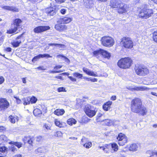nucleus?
I'll use <instances>...</instances> for the list:
<instances>
[{
  "label": "nucleus",
  "instance_id": "nucleus-62",
  "mask_svg": "<svg viewBox=\"0 0 157 157\" xmlns=\"http://www.w3.org/2000/svg\"><path fill=\"white\" fill-rule=\"evenodd\" d=\"M57 44V46H59L61 48H66V46L64 44Z\"/></svg>",
  "mask_w": 157,
  "mask_h": 157
},
{
  "label": "nucleus",
  "instance_id": "nucleus-56",
  "mask_svg": "<svg viewBox=\"0 0 157 157\" xmlns=\"http://www.w3.org/2000/svg\"><path fill=\"white\" fill-rule=\"evenodd\" d=\"M44 127L47 130H50L51 128V126L49 124L45 123L44 125Z\"/></svg>",
  "mask_w": 157,
  "mask_h": 157
},
{
  "label": "nucleus",
  "instance_id": "nucleus-44",
  "mask_svg": "<svg viewBox=\"0 0 157 157\" xmlns=\"http://www.w3.org/2000/svg\"><path fill=\"white\" fill-rule=\"evenodd\" d=\"M36 144L42 142L44 140V137L40 136H36L35 138Z\"/></svg>",
  "mask_w": 157,
  "mask_h": 157
},
{
  "label": "nucleus",
  "instance_id": "nucleus-25",
  "mask_svg": "<svg viewBox=\"0 0 157 157\" xmlns=\"http://www.w3.org/2000/svg\"><path fill=\"white\" fill-rule=\"evenodd\" d=\"M101 55L105 58L109 59L111 56L110 54L107 51L101 48Z\"/></svg>",
  "mask_w": 157,
  "mask_h": 157
},
{
  "label": "nucleus",
  "instance_id": "nucleus-9",
  "mask_svg": "<svg viewBox=\"0 0 157 157\" xmlns=\"http://www.w3.org/2000/svg\"><path fill=\"white\" fill-rule=\"evenodd\" d=\"M86 114L89 117L91 118L94 116L97 111V109L90 105H87L84 108Z\"/></svg>",
  "mask_w": 157,
  "mask_h": 157
},
{
  "label": "nucleus",
  "instance_id": "nucleus-55",
  "mask_svg": "<svg viewBox=\"0 0 157 157\" xmlns=\"http://www.w3.org/2000/svg\"><path fill=\"white\" fill-rule=\"evenodd\" d=\"M39 71H44L46 69L43 66H40L36 67V68Z\"/></svg>",
  "mask_w": 157,
  "mask_h": 157
},
{
  "label": "nucleus",
  "instance_id": "nucleus-24",
  "mask_svg": "<svg viewBox=\"0 0 157 157\" xmlns=\"http://www.w3.org/2000/svg\"><path fill=\"white\" fill-rule=\"evenodd\" d=\"M112 102L110 101H108L105 103L102 106V108L105 111L109 110L111 107Z\"/></svg>",
  "mask_w": 157,
  "mask_h": 157
},
{
  "label": "nucleus",
  "instance_id": "nucleus-42",
  "mask_svg": "<svg viewBox=\"0 0 157 157\" xmlns=\"http://www.w3.org/2000/svg\"><path fill=\"white\" fill-rule=\"evenodd\" d=\"M8 140V138L5 135H1L0 136V141L2 142H7Z\"/></svg>",
  "mask_w": 157,
  "mask_h": 157
},
{
  "label": "nucleus",
  "instance_id": "nucleus-27",
  "mask_svg": "<svg viewBox=\"0 0 157 157\" xmlns=\"http://www.w3.org/2000/svg\"><path fill=\"white\" fill-rule=\"evenodd\" d=\"M65 112L64 109H57L54 111V113L57 116H59L63 115Z\"/></svg>",
  "mask_w": 157,
  "mask_h": 157
},
{
  "label": "nucleus",
  "instance_id": "nucleus-30",
  "mask_svg": "<svg viewBox=\"0 0 157 157\" xmlns=\"http://www.w3.org/2000/svg\"><path fill=\"white\" fill-rule=\"evenodd\" d=\"M138 146L135 143H133L130 145L128 150L130 151H135L137 150Z\"/></svg>",
  "mask_w": 157,
  "mask_h": 157
},
{
  "label": "nucleus",
  "instance_id": "nucleus-6",
  "mask_svg": "<svg viewBox=\"0 0 157 157\" xmlns=\"http://www.w3.org/2000/svg\"><path fill=\"white\" fill-rule=\"evenodd\" d=\"M120 44L123 48L127 50H130L133 48L134 44L132 38L128 36H124L121 39Z\"/></svg>",
  "mask_w": 157,
  "mask_h": 157
},
{
  "label": "nucleus",
  "instance_id": "nucleus-17",
  "mask_svg": "<svg viewBox=\"0 0 157 157\" xmlns=\"http://www.w3.org/2000/svg\"><path fill=\"white\" fill-rule=\"evenodd\" d=\"M57 12L56 8H53L52 6H49L45 9V13L48 16H53L55 15Z\"/></svg>",
  "mask_w": 157,
  "mask_h": 157
},
{
  "label": "nucleus",
  "instance_id": "nucleus-40",
  "mask_svg": "<svg viewBox=\"0 0 157 157\" xmlns=\"http://www.w3.org/2000/svg\"><path fill=\"white\" fill-rule=\"evenodd\" d=\"M8 151V149L7 147L5 146L0 147V154L7 153Z\"/></svg>",
  "mask_w": 157,
  "mask_h": 157
},
{
  "label": "nucleus",
  "instance_id": "nucleus-54",
  "mask_svg": "<svg viewBox=\"0 0 157 157\" xmlns=\"http://www.w3.org/2000/svg\"><path fill=\"white\" fill-rule=\"evenodd\" d=\"M6 128L3 126H0V132H3L6 131Z\"/></svg>",
  "mask_w": 157,
  "mask_h": 157
},
{
  "label": "nucleus",
  "instance_id": "nucleus-2",
  "mask_svg": "<svg viewBox=\"0 0 157 157\" xmlns=\"http://www.w3.org/2000/svg\"><path fill=\"white\" fill-rule=\"evenodd\" d=\"M109 6L112 9H115L119 14L127 13L129 8L127 5L120 0H110Z\"/></svg>",
  "mask_w": 157,
  "mask_h": 157
},
{
  "label": "nucleus",
  "instance_id": "nucleus-53",
  "mask_svg": "<svg viewBox=\"0 0 157 157\" xmlns=\"http://www.w3.org/2000/svg\"><path fill=\"white\" fill-rule=\"evenodd\" d=\"M9 148L10 150L13 152H14L16 150V148L14 147V146L13 145H11L9 147Z\"/></svg>",
  "mask_w": 157,
  "mask_h": 157
},
{
  "label": "nucleus",
  "instance_id": "nucleus-61",
  "mask_svg": "<svg viewBox=\"0 0 157 157\" xmlns=\"http://www.w3.org/2000/svg\"><path fill=\"white\" fill-rule=\"evenodd\" d=\"M56 3H61L64 2L66 0H55Z\"/></svg>",
  "mask_w": 157,
  "mask_h": 157
},
{
  "label": "nucleus",
  "instance_id": "nucleus-10",
  "mask_svg": "<svg viewBox=\"0 0 157 157\" xmlns=\"http://www.w3.org/2000/svg\"><path fill=\"white\" fill-rule=\"evenodd\" d=\"M116 139L117 141V143L120 146H123L128 141V138L124 133L120 132L117 136Z\"/></svg>",
  "mask_w": 157,
  "mask_h": 157
},
{
  "label": "nucleus",
  "instance_id": "nucleus-16",
  "mask_svg": "<svg viewBox=\"0 0 157 157\" xmlns=\"http://www.w3.org/2000/svg\"><path fill=\"white\" fill-rule=\"evenodd\" d=\"M41 109L39 108H36L33 111L34 115L36 117H40L41 115L42 112H46V108L44 105H40Z\"/></svg>",
  "mask_w": 157,
  "mask_h": 157
},
{
  "label": "nucleus",
  "instance_id": "nucleus-64",
  "mask_svg": "<svg viewBox=\"0 0 157 157\" xmlns=\"http://www.w3.org/2000/svg\"><path fill=\"white\" fill-rule=\"evenodd\" d=\"M123 151L121 152L119 155V157H125V154H123Z\"/></svg>",
  "mask_w": 157,
  "mask_h": 157
},
{
  "label": "nucleus",
  "instance_id": "nucleus-28",
  "mask_svg": "<svg viewBox=\"0 0 157 157\" xmlns=\"http://www.w3.org/2000/svg\"><path fill=\"white\" fill-rule=\"evenodd\" d=\"M9 144L10 145H13L16 146L19 149L22 147L23 144L21 142L17 141H11L9 142Z\"/></svg>",
  "mask_w": 157,
  "mask_h": 157
},
{
  "label": "nucleus",
  "instance_id": "nucleus-23",
  "mask_svg": "<svg viewBox=\"0 0 157 157\" xmlns=\"http://www.w3.org/2000/svg\"><path fill=\"white\" fill-rule=\"evenodd\" d=\"M98 148L100 149H101L105 153H108L110 151L111 149L110 144H105L101 146H99Z\"/></svg>",
  "mask_w": 157,
  "mask_h": 157
},
{
  "label": "nucleus",
  "instance_id": "nucleus-58",
  "mask_svg": "<svg viewBox=\"0 0 157 157\" xmlns=\"http://www.w3.org/2000/svg\"><path fill=\"white\" fill-rule=\"evenodd\" d=\"M5 80L4 77L3 76H0V85L3 84Z\"/></svg>",
  "mask_w": 157,
  "mask_h": 157
},
{
  "label": "nucleus",
  "instance_id": "nucleus-33",
  "mask_svg": "<svg viewBox=\"0 0 157 157\" xmlns=\"http://www.w3.org/2000/svg\"><path fill=\"white\" fill-rule=\"evenodd\" d=\"M83 4L86 8H90L92 4L91 0H83Z\"/></svg>",
  "mask_w": 157,
  "mask_h": 157
},
{
  "label": "nucleus",
  "instance_id": "nucleus-4",
  "mask_svg": "<svg viewBox=\"0 0 157 157\" xmlns=\"http://www.w3.org/2000/svg\"><path fill=\"white\" fill-rule=\"evenodd\" d=\"M22 20L19 18H16L13 19L11 24V27L7 29L6 33L7 34H16L18 33L17 32L19 29H22L23 26Z\"/></svg>",
  "mask_w": 157,
  "mask_h": 157
},
{
  "label": "nucleus",
  "instance_id": "nucleus-1",
  "mask_svg": "<svg viewBox=\"0 0 157 157\" xmlns=\"http://www.w3.org/2000/svg\"><path fill=\"white\" fill-rule=\"evenodd\" d=\"M130 109L132 112L142 116L146 115L148 113L147 108L144 106L141 99L139 98L136 97L132 100Z\"/></svg>",
  "mask_w": 157,
  "mask_h": 157
},
{
  "label": "nucleus",
  "instance_id": "nucleus-5",
  "mask_svg": "<svg viewBox=\"0 0 157 157\" xmlns=\"http://www.w3.org/2000/svg\"><path fill=\"white\" fill-rule=\"evenodd\" d=\"M133 63L132 58L127 57L120 59L117 63V65L120 68L126 69L130 68Z\"/></svg>",
  "mask_w": 157,
  "mask_h": 157
},
{
  "label": "nucleus",
  "instance_id": "nucleus-12",
  "mask_svg": "<svg viewBox=\"0 0 157 157\" xmlns=\"http://www.w3.org/2000/svg\"><path fill=\"white\" fill-rule=\"evenodd\" d=\"M9 106V103L6 98H0V111H4Z\"/></svg>",
  "mask_w": 157,
  "mask_h": 157
},
{
  "label": "nucleus",
  "instance_id": "nucleus-60",
  "mask_svg": "<svg viewBox=\"0 0 157 157\" xmlns=\"http://www.w3.org/2000/svg\"><path fill=\"white\" fill-rule=\"evenodd\" d=\"M5 36H2L0 37V45H1L4 41Z\"/></svg>",
  "mask_w": 157,
  "mask_h": 157
},
{
  "label": "nucleus",
  "instance_id": "nucleus-13",
  "mask_svg": "<svg viewBox=\"0 0 157 157\" xmlns=\"http://www.w3.org/2000/svg\"><path fill=\"white\" fill-rule=\"evenodd\" d=\"M34 140L35 138L33 136L30 135L25 136L22 139V141L24 144L28 143L30 147H32Z\"/></svg>",
  "mask_w": 157,
  "mask_h": 157
},
{
  "label": "nucleus",
  "instance_id": "nucleus-51",
  "mask_svg": "<svg viewBox=\"0 0 157 157\" xmlns=\"http://www.w3.org/2000/svg\"><path fill=\"white\" fill-rule=\"evenodd\" d=\"M57 91L58 92H66L65 88L64 87H59L57 89Z\"/></svg>",
  "mask_w": 157,
  "mask_h": 157
},
{
  "label": "nucleus",
  "instance_id": "nucleus-39",
  "mask_svg": "<svg viewBox=\"0 0 157 157\" xmlns=\"http://www.w3.org/2000/svg\"><path fill=\"white\" fill-rule=\"evenodd\" d=\"M29 99L30 104H35L37 101V98L34 96H32L31 97H29Z\"/></svg>",
  "mask_w": 157,
  "mask_h": 157
},
{
  "label": "nucleus",
  "instance_id": "nucleus-11",
  "mask_svg": "<svg viewBox=\"0 0 157 157\" xmlns=\"http://www.w3.org/2000/svg\"><path fill=\"white\" fill-rule=\"evenodd\" d=\"M25 33L24 32L18 35L15 39V40H13L11 43V44L13 48H17L19 47L22 43V40H24L23 35Z\"/></svg>",
  "mask_w": 157,
  "mask_h": 157
},
{
  "label": "nucleus",
  "instance_id": "nucleus-50",
  "mask_svg": "<svg viewBox=\"0 0 157 157\" xmlns=\"http://www.w3.org/2000/svg\"><path fill=\"white\" fill-rule=\"evenodd\" d=\"M44 147H39L37 149V151L39 153H42L44 151Z\"/></svg>",
  "mask_w": 157,
  "mask_h": 157
},
{
  "label": "nucleus",
  "instance_id": "nucleus-38",
  "mask_svg": "<svg viewBox=\"0 0 157 157\" xmlns=\"http://www.w3.org/2000/svg\"><path fill=\"white\" fill-rule=\"evenodd\" d=\"M146 153L150 155L149 157H152L155 155L157 156V151H154V150H149L147 151Z\"/></svg>",
  "mask_w": 157,
  "mask_h": 157
},
{
  "label": "nucleus",
  "instance_id": "nucleus-41",
  "mask_svg": "<svg viewBox=\"0 0 157 157\" xmlns=\"http://www.w3.org/2000/svg\"><path fill=\"white\" fill-rule=\"evenodd\" d=\"M111 146V148H112L114 151H117L118 150V146L115 143L110 144Z\"/></svg>",
  "mask_w": 157,
  "mask_h": 157
},
{
  "label": "nucleus",
  "instance_id": "nucleus-57",
  "mask_svg": "<svg viewBox=\"0 0 157 157\" xmlns=\"http://www.w3.org/2000/svg\"><path fill=\"white\" fill-rule=\"evenodd\" d=\"M14 98L16 99V102L17 104L21 103L22 101L21 99H20L19 98L17 97H15Z\"/></svg>",
  "mask_w": 157,
  "mask_h": 157
},
{
  "label": "nucleus",
  "instance_id": "nucleus-18",
  "mask_svg": "<svg viewBox=\"0 0 157 157\" xmlns=\"http://www.w3.org/2000/svg\"><path fill=\"white\" fill-rule=\"evenodd\" d=\"M80 143L84 147L87 149L90 148L92 145V143L87 141V139L85 137H83L82 138Z\"/></svg>",
  "mask_w": 157,
  "mask_h": 157
},
{
  "label": "nucleus",
  "instance_id": "nucleus-43",
  "mask_svg": "<svg viewBox=\"0 0 157 157\" xmlns=\"http://www.w3.org/2000/svg\"><path fill=\"white\" fill-rule=\"evenodd\" d=\"M90 119L87 117L83 116L81 120V122L82 123L86 124L90 121Z\"/></svg>",
  "mask_w": 157,
  "mask_h": 157
},
{
  "label": "nucleus",
  "instance_id": "nucleus-3",
  "mask_svg": "<svg viewBox=\"0 0 157 157\" xmlns=\"http://www.w3.org/2000/svg\"><path fill=\"white\" fill-rule=\"evenodd\" d=\"M147 4H144L138 10V17L142 19H147L153 16L154 11L153 9L149 8Z\"/></svg>",
  "mask_w": 157,
  "mask_h": 157
},
{
  "label": "nucleus",
  "instance_id": "nucleus-15",
  "mask_svg": "<svg viewBox=\"0 0 157 157\" xmlns=\"http://www.w3.org/2000/svg\"><path fill=\"white\" fill-rule=\"evenodd\" d=\"M55 29L56 30L59 32H66L68 29V26L63 24L61 21L60 23H57L55 25Z\"/></svg>",
  "mask_w": 157,
  "mask_h": 157
},
{
  "label": "nucleus",
  "instance_id": "nucleus-45",
  "mask_svg": "<svg viewBox=\"0 0 157 157\" xmlns=\"http://www.w3.org/2000/svg\"><path fill=\"white\" fill-rule=\"evenodd\" d=\"M72 74L74 77H76L78 79H82V78L83 75L82 74L78 72H74Z\"/></svg>",
  "mask_w": 157,
  "mask_h": 157
},
{
  "label": "nucleus",
  "instance_id": "nucleus-20",
  "mask_svg": "<svg viewBox=\"0 0 157 157\" xmlns=\"http://www.w3.org/2000/svg\"><path fill=\"white\" fill-rule=\"evenodd\" d=\"M44 57L46 58H52V56L47 54H40L34 56L32 59V62H35L39 59L40 58H44Z\"/></svg>",
  "mask_w": 157,
  "mask_h": 157
},
{
  "label": "nucleus",
  "instance_id": "nucleus-63",
  "mask_svg": "<svg viewBox=\"0 0 157 157\" xmlns=\"http://www.w3.org/2000/svg\"><path fill=\"white\" fill-rule=\"evenodd\" d=\"M66 10L65 9H62L60 10V12L62 14H64L66 12Z\"/></svg>",
  "mask_w": 157,
  "mask_h": 157
},
{
  "label": "nucleus",
  "instance_id": "nucleus-34",
  "mask_svg": "<svg viewBox=\"0 0 157 157\" xmlns=\"http://www.w3.org/2000/svg\"><path fill=\"white\" fill-rule=\"evenodd\" d=\"M101 48H99L98 49L95 50L93 52V56L97 58L100 57V56L101 55Z\"/></svg>",
  "mask_w": 157,
  "mask_h": 157
},
{
  "label": "nucleus",
  "instance_id": "nucleus-7",
  "mask_svg": "<svg viewBox=\"0 0 157 157\" xmlns=\"http://www.w3.org/2000/svg\"><path fill=\"white\" fill-rule=\"evenodd\" d=\"M101 45L104 47L110 48L115 44L114 39L111 36H105L102 37L100 40Z\"/></svg>",
  "mask_w": 157,
  "mask_h": 157
},
{
  "label": "nucleus",
  "instance_id": "nucleus-22",
  "mask_svg": "<svg viewBox=\"0 0 157 157\" xmlns=\"http://www.w3.org/2000/svg\"><path fill=\"white\" fill-rule=\"evenodd\" d=\"M54 123L56 126L59 128H65L67 126V124L65 122L61 121L58 119H55Z\"/></svg>",
  "mask_w": 157,
  "mask_h": 157
},
{
  "label": "nucleus",
  "instance_id": "nucleus-31",
  "mask_svg": "<svg viewBox=\"0 0 157 157\" xmlns=\"http://www.w3.org/2000/svg\"><path fill=\"white\" fill-rule=\"evenodd\" d=\"M67 122L68 125L72 126L73 124H75L77 121L74 118H70L67 120Z\"/></svg>",
  "mask_w": 157,
  "mask_h": 157
},
{
  "label": "nucleus",
  "instance_id": "nucleus-52",
  "mask_svg": "<svg viewBox=\"0 0 157 157\" xmlns=\"http://www.w3.org/2000/svg\"><path fill=\"white\" fill-rule=\"evenodd\" d=\"M86 79L88 81H90L93 82H96L98 81V79L96 78L89 79V78H86Z\"/></svg>",
  "mask_w": 157,
  "mask_h": 157
},
{
  "label": "nucleus",
  "instance_id": "nucleus-49",
  "mask_svg": "<svg viewBox=\"0 0 157 157\" xmlns=\"http://www.w3.org/2000/svg\"><path fill=\"white\" fill-rule=\"evenodd\" d=\"M10 11L14 12H17L19 11V10L15 7L11 6Z\"/></svg>",
  "mask_w": 157,
  "mask_h": 157
},
{
  "label": "nucleus",
  "instance_id": "nucleus-8",
  "mask_svg": "<svg viewBox=\"0 0 157 157\" xmlns=\"http://www.w3.org/2000/svg\"><path fill=\"white\" fill-rule=\"evenodd\" d=\"M134 69L136 74L140 76H145L149 73V70L147 67L143 65L135 67Z\"/></svg>",
  "mask_w": 157,
  "mask_h": 157
},
{
  "label": "nucleus",
  "instance_id": "nucleus-46",
  "mask_svg": "<svg viewBox=\"0 0 157 157\" xmlns=\"http://www.w3.org/2000/svg\"><path fill=\"white\" fill-rule=\"evenodd\" d=\"M54 135L55 137H61L63 135V133L61 131H56L54 132Z\"/></svg>",
  "mask_w": 157,
  "mask_h": 157
},
{
  "label": "nucleus",
  "instance_id": "nucleus-47",
  "mask_svg": "<svg viewBox=\"0 0 157 157\" xmlns=\"http://www.w3.org/2000/svg\"><path fill=\"white\" fill-rule=\"evenodd\" d=\"M85 102V101L81 100L79 102L77 103V105L79 107L81 108L86 104Z\"/></svg>",
  "mask_w": 157,
  "mask_h": 157
},
{
  "label": "nucleus",
  "instance_id": "nucleus-26",
  "mask_svg": "<svg viewBox=\"0 0 157 157\" xmlns=\"http://www.w3.org/2000/svg\"><path fill=\"white\" fill-rule=\"evenodd\" d=\"M60 21L63 24H68L72 20L71 18L64 17L63 18H61L60 19Z\"/></svg>",
  "mask_w": 157,
  "mask_h": 157
},
{
  "label": "nucleus",
  "instance_id": "nucleus-48",
  "mask_svg": "<svg viewBox=\"0 0 157 157\" xmlns=\"http://www.w3.org/2000/svg\"><path fill=\"white\" fill-rule=\"evenodd\" d=\"M132 89L136 91H143L145 90L144 88L142 87H136L133 88Z\"/></svg>",
  "mask_w": 157,
  "mask_h": 157
},
{
  "label": "nucleus",
  "instance_id": "nucleus-29",
  "mask_svg": "<svg viewBox=\"0 0 157 157\" xmlns=\"http://www.w3.org/2000/svg\"><path fill=\"white\" fill-rule=\"evenodd\" d=\"M9 119L11 123L14 124L15 123L16 120L18 121L19 120V117L18 116H15L10 115L9 117Z\"/></svg>",
  "mask_w": 157,
  "mask_h": 157
},
{
  "label": "nucleus",
  "instance_id": "nucleus-37",
  "mask_svg": "<svg viewBox=\"0 0 157 157\" xmlns=\"http://www.w3.org/2000/svg\"><path fill=\"white\" fill-rule=\"evenodd\" d=\"M23 104L24 105H29L30 104L29 97H25L22 99Z\"/></svg>",
  "mask_w": 157,
  "mask_h": 157
},
{
  "label": "nucleus",
  "instance_id": "nucleus-14",
  "mask_svg": "<svg viewBox=\"0 0 157 157\" xmlns=\"http://www.w3.org/2000/svg\"><path fill=\"white\" fill-rule=\"evenodd\" d=\"M50 28L49 26H39L35 27L33 31L35 33L39 34L49 30Z\"/></svg>",
  "mask_w": 157,
  "mask_h": 157
},
{
  "label": "nucleus",
  "instance_id": "nucleus-36",
  "mask_svg": "<svg viewBox=\"0 0 157 157\" xmlns=\"http://www.w3.org/2000/svg\"><path fill=\"white\" fill-rule=\"evenodd\" d=\"M104 124L105 125L110 126L113 124V121L111 120L106 119L103 121Z\"/></svg>",
  "mask_w": 157,
  "mask_h": 157
},
{
  "label": "nucleus",
  "instance_id": "nucleus-32",
  "mask_svg": "<svg viewBox=\"0 0 157 157\" xmlns=\"http://www.w3.org/2000/svg\"><path fill=\"white\" fill-rule=\"evenodd\" d=\"M62 67V65H57L55 66L54 67V69L55 70L52 71V72L53 73H59L60 72H62V71L61 70H57L61 68Z\"/></svg>",
  "mask_w": 157,
  "mask_h": 157
},
{
  "label": "nucleus",
  "instance_id": "nucleus-35",
  "mask_svg": "<svg viewBox=\"0 0 157 157\" xmlns=\"http://www.w3.org/2000/svg\"><path fill=\"white\" fill-rule=\"evenodd\" d=\"M152 38L155 43H157V30L152 33Z\"/></svg>",
  "mask_w": 157,
  "mask_h": 157
},
{
  "label": "nucleus",
  "instance_id": "nucleus-21",
  "mask_svg": "<svg viewBox=\"0 0 157 157\" xmlns=\"http://www.w3.org/2000/svg\"><path fill=\"white\" fill-rule=\"evenodd\" d=\"M82 70L84 73L89 76L95 77L101 76H102L101 75H98L96 74L95 73L94 71H91L88 68L85 67H83L82 68Z\"/></svg>",
  "mask_w": 157,
  "mask_h": 157
},
{
  "label": "nucleus",
  "instance_id": "nucleus-19",
  "mask_svg": "<svg viewBox=\"0 0 157 157\" xmlns=\"http://www.w3.org/2000/svg\"><path fill=\"white\" fill-rule=\"evenodd\" d=\"M69 74L68 73L64 72L59 74V75L56 76L54 77V78L56 79H59L61 80H63V78L62 76H61L62 75H67L68 76V78L72 82H75L77 81L76 78L73 77L72 76H68Z\"/></svg>",
  "mask_w": 157,
  "mask_h": 157
},
{
  "label": "nucleus",
  "instance_id": "nucleus-59",
  "mask_svg": "<svg viewBox=\"0 0 157 157\" xmlns=\"http://www.w3.org/2000/svg\"><path fill=\"white\" fill-rule=\"evenodd\" d=\"M2 8L5 10L10 11L11 6H4Z\"/></svg>",
  "mask_w": 157,
  "mask_h": 157
}]
</instances>
